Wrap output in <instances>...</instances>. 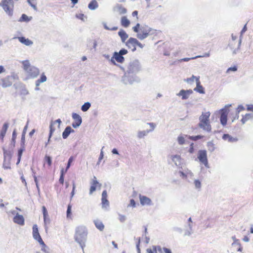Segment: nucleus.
<instances>
[{"mask_svg":"<svg viewBox=\"0 0 253 253\" xmlns=\"http://www.w3.org/2000/svg\"><path fill=\"white\" fill-rule=\"evenodd\" d=\"M211 113L209 111L203 112L199 117L198 126L203 130L210 132L211 131V126L210 124V117Z\"/></svg>","mask_w":253,"mask_h":253,"instance_id":"1","label":"nucleus"},{"mask_svg":"<svg viewBox=\"0 0 253 253\" xmlns=\"http://www.w3.org/2000/svg\"><path fill=\"white\" fill-rule=\"evenodd\" d=\"M87 236V232L85 231V228L83 227H78L76 230L75 233V240L78 242L83 247V245H84V242L86 240Z\"/></svg>","mask_w":253,"mask_h":253,"instance_id":"2","label":"nucleus"},{"mask_svg":"<svg viewBox=\"0 0 253 253\" xmlns=\"http://www.w3.org/2000/svg\"><path fill=\"white\" fill-rule=\"evenodd\" d=\"M32 233L34 239L37 241L41 246L42 251L45 253L47 252L48 248L44 243L41 236L40 235L37 225L35 224L33 225Z\"/></svg>","mask_w":253,"mask_h":253,"instance_id":"3","label":"nucleus"},{"mask_svg":"<svg viewBox=\"0 0 253 253\" xmlns=\"http://www.w3.org/2000/svg\"><path fill=\"white\" fill-rule=\"evenodd\" d=\"M154 34V30L151 29L147 26H142L140 31L137 35V37L140 40H143L147 38L149 35Z\"/></svg>","mask_w":253,"mask_h":253,"instance_id":"4","label":"nucleus"},{"mask_svg":"<svg viewBox=\"0 0 253 253\" xmlns=\"http://www.w3.org/2000/svg\"><path fill=\"white\" fill-rule=\"evenodd\" d=\"M61 123V121L60 120V119H58L55 121H52L50 123V127H49L50 130H49L48 139L47 142L45 143V146H46L47 145L48 143H49V142L50 141V138H51L53 133L56 129V127H55L54 126L57 124V127L58 128H59Z\"/></svg>","mask_w":253,"mask_h":253,"instance_id":"5","label":"nucleus"},{"mask_svg":"<svg viewBox=\"0 0 253 253\" xmlns=\"http://www.w3.org/2000/svg\"><path fill=\"white\" fill-rule=\"evenodd\" d=\"M198 158L200 163L204 165L205 167H208L207 154L206 150H199L198 154Z\"/></svg>","mask_w":253,"mask_h":253,"instance_id":"6","label":"nucleus"},{"mask_svg":"<svg viewBox=\"0 0 253 253\" xmlns=\"http://www.w3.org/2000/svg\"><path fill=\"white\" fill-rule=\"evenodd\" d=\"M12 0H2L0 5L2 6L4 11L9 15L12 14V8L10 5L12 4Z\"/></svg>","mask_w":253,"mask_h":253,"instance_id":"7","label":"nucleus"},{"mask_svg":"<svg viewBox=\"0 0 253 253\" xmlns=\"http://www.w3.org/2000/svg\"><path fill=\"white\" fill-rule=\"evenodd\" d=\"M136 43H137V39L133 38H130L126 42V45L132 50V51H134L136 49Z\"/></svg>","mask_w":253,"mask_h":253,"instance_id":"8","label":"nucleus"},{"mask_svg":"<svg viewBox=\"0 0 253 253\" xmlns=\"http://www.w3.org/2000/svg\"><path fill=\"white\" fill-rule=\"evenodd\" d=\"M101 186V184L97 181L96 177L94 176L89 189V194H92L93 192L96 190L97 188H100Z\"/></svg>","mask_w":253,"mask_h":253,"instance_id":"9","label":"nucleus"},{"mask_svg":"<svg viewBox=\"0 0 253 253\" xmlns=\"http://www.w3.org/2000/svg\"><path fill=\"white\" fill-rule=\"evenodd\" d=\"M72 117L74 119V122L72 123V126L73 127L76 128L81 124L82 121V118L79 115L76 113H73L72 114Z\"/></svg>","mask_w":253,"mask_h":253,"instance_id":"10","label":"nucleus"},{"mask_svg":"<svg viewBox=\"0 0 253 253\" xmlns=\"http://www.w3.org/2000/svg\"><path fill=\"white\" fill-rule=\"evenodd\" d=\"M193 93V91L191 89L189 90H181L177 94L179 96H181L182 99L185 100L189 98L190 95Z\"/></svg>","mask_w":253,"mask_h":253,"instance_id":"11","label":"nucleus"},{"mask_svg":"<svg viewBox=\"0 0 253 253\" xmlns=\"http://www.w3.org/2000/svg\"><path fill=\"white\" fill-rule=\"evenodd\" d=\"M114 58L119 63H123L124 60V57L122 56L119 52H115L114 54L113 57L112 58L111 61L114 64H115V61L114 60Z\"/></svg>","mask_w":253,"mask_h":253,"instance_id":"12","label":"nucleus"},{"mask_svg":"<svg viewBox=\"0 0 253 253\" xmlns=\"http://www.w3.org/2000/svg\"><path fill=\"white\" fill-rule=\"evenodd\" d=\"M196 87L194 88V90L201 94H204L205 93L204 88L201 84L200 81V77L196 78Z\"/></svg>","mask_w":253,"mask_h":253,"instance_id":"13","label":"nucleus"},{"mask_svg":"<svg viewBox=\"0 0 253 253\" xmlns=\"http://www.w3.org/2000/svg\"><path fill=\"white\" fill-rule=\"evenodd\" d=\"M139 197L140 204L144 206L151 205V200L149 198L141 195H139Z\"/></svg>","mask_w":253,"mask_h":253,"instance_id":"14","label":"nucleus"},{"mask_svg":"<svg viewBox=\"0 0 253 253\" xmlns=\"http://www.w3.org/2000/svg\"><path fill=\"white\" fill-rule=\"evenodd\" d=\"M9 124L8 123H5L0 131V139L2 142L3 141L4 137L6 134V131L8 127Z\"/></svg>","mask_w":253,"mask_h":253,"instance_id":"15","label":"nucleus"},{"mask_svg":"<svg viewBox=\"0 0 253 253\" xmlns=\"http://www.w3.org/2000/svg\"><path fill=\"white\" fill-rule=\"evenodd\" d=\"M162 253V248L160 246H153L146 250V253Z\"/></svg>","mask_w":253,"mask_h":253,"instance_id":"16","label":"nucleus"},{"mask_svg":"<svg viewBox=\"0 0 253 253\" xmlns=\"http://www.w3.org/2000/svg\"><path fill=\"white\" fill-rule=\"evenodd\" d=\"M228 112L227 110H222L221 113L220 121L223 126L227 124Z\"/></svg>","mask_w":253,"mask_h":253,"instance_id":"17","label":"nucleus"},{"mask_svg":"<svg viewBox=\"0 0 253 253\" xmlns=\"http://www.w3.org/2000/svg\"><path fill=\"white\" fill-rule=\"evenodd\" d=\"M13 221L20 225L24 224V218L22 215L17 214L13 218Z\"/></svg>","mask_w":253,"mask_h":253,"instance_id":"18","label":"nucleus"},{"mask_svg":"<svg viewBox=\"0 0 253 253\" xmlns=\"http://www.w3.org/2000/svg\"><path fill=\"white\" fill-rule=\"evenodd\" d=\"M102 205L103 207L109 206V201L107 200V193L106 190H104L102 193Z\"/></svg>","mask_w":253,"mask_h":253,"instance_id":"19","label":"nucleus"},{"mask_svg":"<svg viewBox=\"0 0 253 253\" xmlns=\"http://www.w3.org/2000/svg\"><path fill=\"white\" fill-rule=\"evenodd\" d=\"M179 173L180 176L183 179H186L188 176H191L192 175L191 170L188 169H184V171H179Z\"/></svg>","mask_w":253,"mask_h":253,"instance_id":"20","label":"nucleus"},{"mask_svg":"<svg viewBox=\"0 0 253 253\" xmlns=\"http://www.w3.org/2000/svg\"><path fill=\"white\" fill-rule=\"evenodd\" d=\"M30 76L32 78L37 77L39 74V70L34 67L30 68V71L28 72Z\"/></svg>","mask_w":253,"mask_h":253,"instance_id":"21","label":"nucleus"},{"mask_svg":"<svg viewBox=\"0 0 253 253\" xmlns=\"http://www.w3.org/2000/svg\"><path fill=\"white\" fill-rule=\"evenodd\" d=\"M95 227L100 231H103L104 229V225L102 221L98 219L94 221Z\"/></svg>","mask_w":253,"mask_h":253,"instance_id":"22","label":"nucleus"},{"mask_svg":"<svg viewBox=\"0 0 253 253\" xmlns=\"http://www.w3.org/2000/svg\"><path fill=\"white\" fill-rule=\"evenodd\" d=\"M121 23L122 26L127 27L130 25V21L126 16H123L121 18Z\"/></svg>","mask_w":253,"mask_h":253,"instance_id":"23","label":"nucleus"},{"mask_svg":"<svg viewBox=\"0 0 253 253\" xmlns=\"http://www.w3.org/2000/svg\"><path fill=\"white\" fill-rule=\"evenodd\" d=\"M253 119V114L252 113H249V114H246L245 116H243L241 122L242 124H245L246 122L248 121Z\"/></svg>","mask_w":253,"mask_h":253,"instance_id":"24","label":"nucleus"},{"mask_svg":"<svg viewBox=\"0 0 253 253\" xmlns=\"http://www.w3.org/2000/svg\"><path fill=\"white\" fill-rule=\"evenodd\" d=\"M72 131H73V130L72 129L70 126L66 127L62 133L63 138L64 139L67 138Z\"/></svg>","mask_w":253,"mask_h":253,"instance_id":"25","label":"nucleus"},{"mask_svg":"<svg viewBox=\"0 0 253 253\" xmlns=\"http://www.w3.org/2000/svg\"><path fill=\"white\" fill-rule=\"evenodd\" d=\"M12 83L9 81V77H8L2 80V86L6 87L11 85Z\"/></svg>","mask_w":253,"mask_h":253,"instance_id":"26","label":"nucleus"},{"mask_svg":"<svg viewBox=\"0 0 253 253\" xmlns=\"http://www.w3.org/2000/svg\"><path fill=\"white\" fill-rule=\"evenodd\" d=\"M19 41L22 43L26 45H29L32 44V42L28 39H25L24 37H19Z\"/></svg>","mask_w":253,"mask_h":253,"instance_id":"27","label":"nucleus"},{"mask_svg":"<svg viewBox=\"0 0 253 253\" xmlns=\"http://www.w3.org/2000/svg\"><path fill=\"white\" fill-rule=\"evenodd\" d=\"M118 34L121 37L123 42L126 41L128 38V35L126 33V32L123 30L120 31L118 33Z\"/></svg>","mask_w":253,"mask_h":253,"instance_id":"28","label":"nucleus"},{"mask_svg":"<svg viewBox=\"0 0 253 253\" xmlns=\"http://www.w3.org/2000/svg\"><path fill=\"white\" fill-rule=\"evenodd\" d=\"M46 81V76L43 73L41 76V78L40 79H38L36 82V86H38L39 85H40V84L42 83H43L44 82H45Z\"/></svg>","mask_w":253,"mask_h":253,"instance_id":"29","label":"nucleus"},{"mask_svg":"<svg viewBox=\"0 0 253 253\" xmlns=\"http://www.w3.org/2000/svg\"><path fill=\"white\" fill-rule=\"evenodd\" d=\"M22 64L23 65V68L24 70H25L27 72L30 71V68H32L33 67L30 66L29 62L27 60L23 61L22 62Z\"/></svg>","mask_w":253,"mask_h":253,"instance_id":"30","label":"nucleus"},{"mask_svg":"<svg viewBox=\"0 0 253 253\" xmlns=\"http://www.w3.org/2000/svg\"><path fill=\"white\" fill-rule=\"evenodd\" d=\"M88 8L90 9H95L98 6V4L95 0H92L88 4Z\"/></svg>","mask_w":253,"mask_h":253,"instance_id":"31","label":"nucleus"},{"mask_svg":"<svg viewBox=\"0 0 253 253\" xmlns=\"http://www.w3.org/2000/svg\"><path fill=\"white\" fill-rule=\"evenodd\" d=\"M44 163H46L48 167H50L52 164L51 158L50 156L45 155L44 158Z\"/></svg>","mask_w":253,"mask_h":253,"instance_id":"32","label":"nucleus"},{"mask_svg":"<svg viewBox=\"0 0 253 253\" xmlns=\"http://www.w3.org/2000/svg\"><path fill=\"white\" fill-rule=\"evenodd\" d=\"M222 138L224 140H227L229 142H233V141H234L236 140L235 138H233V137H232L228 134H223V135L222 136Z\"/></svg>","mask_w":253,"mask_h":253,"instance_id":"33","label":"nucleus"},{"mask_svg":"<svg viewBox=\"0 0 253 253\" xmlns=\"http://www.w3.org/2000/svg\"><path fill=\"white\" fill-rule=\"evenodd\" d=\"M141 239L140 237L135 239V244L137 248L138 253H140V244Z\"/></svg>","mask_w":253,"mask_h":253,"instance_id":"34","label":"nucleus"},{"mask_svg":"<svg viewBox=\"0 0 253 253\" xmlns=\"http://www.w3.org/2000/svg\"><path fill=\"white\" fill-rule=\"evenodd\" d=\"M90 107V104L89 102H86L82 106V110L84 112H85L89 109Z\"/></svg>","mask_w":253,"mask_h":253,"instance_id":"35","label":"nucleus"},{"mask_svg":"<svg viewBox=\"0 0 253 253\" xmlns=\"http://www.w3.org/2000/svg\"><path fill=\"white\" fill-rule=\"evenodd\" d=\"M235 245H237L238 246V248H237V251H239V252H242V250H243V248L241 246V245L239 243V241L238 240H235L234 243L232 244V246H235Z\"/></svg>","mask_w":253,"mask_h":253,"instance_id":"36","label":"nucleus"},{"mask_svg":"<svg viewBox=\"0 0 253 253\" xmlns=\"http://www.w3.org/2000/svg\"><path fill=\"white\" fill-rule=\"evenodd\" d=\"M204 56H201V55H198V56H194V57H192L191 58H182L180 60L181 61H184V62H187V61H188L190 60H192V59H196L197 58H200V57H204Z\"/></svg>","mask_w":253,"mask_h":253,"instance_id":"37","label":"nucleus"},{"mask_svg":"<svg viewBox=\"0 0 253 253\" xmlns=\"http://www.w3.org/2000/svg\"><path fill=\"white\" fill-rule=\"evenodd\" d=\"M71 209H72V206L70 204H69L68 205L67 207V217L68 218H70L71 217Z\"/></svg>","mask_w":253,"mask_h":253,"instance_id":"38","label":"nucleus"},{"mask_svg":"<svg viewBox=\"0 0 253 253\" xmlns=\"http://www.w3.org/2000/svg\"><path fill=\"white\" fill-rule=\"evenodd\" d=\"M197 78V77H195L193 75L191 78H187L186 80H185V82H186L187 83H188L189 84H192V83H193L194 82L195 79L196 80Z\"/></svg>","mask_w":253,"mask_h":253,"instance_id":"39","label":"nucleus"},{"mask_svg":"<svg viewBox=\"0 0 253 253\" xmlns=\"http://www.w3.org/2000/svg\"><path fill=\"white\" fill-rule=\"evenodd\" d=\"M204 137L203 135H196V136H192L189 137V138L192 140L196 141L198 139H201Z\"/></svg>","mask_w":253,"mask_h":253,"instance_id":"40","label":"nucleus"},{"mask_svg":"<svg viewBox=\"0 0 253 253\" xmlns=\"http://www.w3.org/2000/svg\"><path fill=\"white\" fill-rule=\"evenodd\" d=\"M29 3L35 9H37L36 7V0H28Z\"/></svg>","mask_w":253,"mask_h":253,"instance_id":"41","label":"nucleus"},{"mask_svg":"<svg viewBox=\"0 0 253 253\" xmlns=\"http://www.w3.org/2000/svg\"><path fill=\"white\" fill-rule=\"evenodd\" d=\"M29 20L28 17L25 14H23L20 19V21H29Z\"/></svg>","mask_w":253,"mask_h":253,"instance_id":"42","label":"nucleus"},{"mask_svg":"<svg viewBox=\"0 0 253 253\" xmlns=\"http://www.w3.org/2000/svg\"><path fill=\"white\" fill-rule=\"evenodd\" d=\"M16 136H17V133H16V129H15L13 131L12 135V141L13 142L14 144L15 143Z\"/></svg>","mask_w":253,"mask_h":253,"instance_id":"43","label":"nucleus"},{"mask_svg":"<svg viewBox=\"0 0 253 253\" xmlns=\"http://www.w3.org/2000/svg\"><path fill=\"white\" fill-rule=\"evenodd\" d=\"M140 24H137L136 25V26H135L134 27H133V30L134 32H135V33H137V34H138L139 31H140Z\"/></svg>","mask_w":253,"mask_h":253,"instance_id":"44","label":"nucleus"},{"mask_svg":"<svg viewBox=\"0 0 253 253\" xmlns=\"http://www.w3.org/2000/svg\"><path fill=\"white\" fill-rule=\"evenodd\" d=\"M172 160L175 163H176V161H179L180 162V160H181V157L180 156L175 155V156H172ZM175 164H176V163H175Z\"/></svg>","mask_w":253,"mask_h":253,"instance_id":"45","label":"nucleus"},{"mask_svg":"<svg viewBox=\"0 0 253 253\" xmlns=\"http://www.w3.org/2000/svg\"><path fill=\"white\" fill-rule=\"evenodd\" d=\"M177 140H178V143L181 145L184 144L185 142V139H184V137H183L182 136H178V138H177Z\"/></svg>","mask_w":253,"mask_h":253,"instance_id":"46","label":"nucleus"},{"mask_svg":"<svg viewBox=\"0 0 253 253\" xmlns=\"http://www.w3.org/2000/svg\"><path fill=\"white\" fill-rule=\"evenodd\" d=\"M42 213H43V217H46V216H48V212H47V211L45 206H42Z\"/></svg>","mask_w":253,"mask_h":253,"instance_id":"47","label":"nucleus"},{"mask_svg":"<svg viewBox=\"0 0 253 253\" xmlns=\"http://www.w3.org/2000/svg\"><path fill=\"white\" fill-rule=\"evenodd\" d=\"M76 17L79 19H81L82 21L84 20V18L85 17L84 14L79 13L76 15Z\"/></svg>","mask_w":253,"mask_h":253,"instance_id":"48","label":"nucleus"},{"mask_svg":"<svg viewBox=\"0 0 253 253\" xmlns=\"http://www.w3.org/2000/svg\"><path fill=\"white\" fill-rule=\"evenodd\" d=\"M104 27L105 29H106L107 30H112V31H115L118 29L117 27H108L107 26L106 24H104Z\"/></svg>","mask_w":253,"mask_h":253,"instance_id":"49","label":"nucleus"},{"mask_svg":"<svg viewBox=\"0 0 253 253\" xmlns=\"http://www.w3.org/2000/svg\"><path fill=\"white\" fill-rule=\"evenodd\" d=\"M237 70V68L236 66H234L233 67H230L229 68L227 71H226V72L227 73H229L231 71H233V72H235V71H236Z\"/></svg>","mask_w":253,"mask_h":253,"instance_id":"50","label":"nucleus"},{"mask_svg":"<svg viewBox=\"0 0 253 253\" xmlns=\"http://www.w3.org/2000/svg\"><path fill=\"white\" fill-rule=\"evenodd\" d=\"M73 160H74V158H73V157L71 156L68 160V162L67 166V169H68L70 168L71 164L73 162Z\"/></svg>","mask_w":253,"mask_h":253,"instance_id":"51","label":"nucleus"},{"mask_svg":"<svg viewBox=\"0 0 253 253\" xmlns=\"http://www.w3.org/2000/svg\"><path fill=\"white\" fill-rule=\"evenodd\" d=\"M188 152L191 154H192L194 153V143H192L190 144Z\"/></svg>","mask_w":253,"mask_h":253,"instance_id":"52","label":"nucleus"},{"mask_svg":"<svg viewBox=\"0 0 253 253\" xmlns=\"http://www.w3.org/2000/svg\"><path fill=\"white\" fill-rule=\"evenodd\" d=\"M25 131H24L22 133V136H21V143L23 145H24L25 141Z\"/></svg>","mask_w":253,"mask_h":253,"instance_id":"53","label":"nucleus"},{"mask_svg":"<svg viewBox=\"0 0 253 253\" xmlns=\"http://www.w3.org/2000/svg\"><path fill=\"white\" fill-rule=\"evenodd\" d=\"M194 184L196 188H200L201 187V182L199 180H195L194 181Z\"/></svg>","mask_w":253,"mask_h":253,"instance_id":"54","label":"nucleus"},{"mask_svg":"<svg viewBox=\"0 0 253 253\" xmlns=\"http://www.w3.org/2000/svg\"><path fill=\"white\" fill-rule=\"evenodd\" d=\"M119 219L122 222H124L126 220V216L124 215L119 214Z\"/></svg>","mask_w":253,"mask_h":253,"instance_id":"55","label":"nucleus"},{"mask_svg":"<svg viewBox=\"0 0 253 253\" xmlns=\"http://www.w3.org/2000/svg\"><path fill=\"white\" fill-rule=\"evenodd\" d=\"M136 205L135 202L133 199H131L130 200L129 204L128 205V207H135Z\"/></svg>","mask_w":253,"mask_h":253,"instance_id":"56","label":"nucleus"},{"mask_svg":"<svg viewBox=\"0 0 253 253\" xmlns=\"http://www.w3.org/2000/svg\"><path fill=\"white\" fill-rule=\"evenodd\" d=\"M172 253L170 249L166 248H162V253Z\"/></svg>","mask_w":253,"mask_h":253,"instance_id":"57","label":"nucleus"},{"mask_svg":"<svg viewBox=\"0 0 253 253\" xmlns=\"http://www.w3.org/2000/svg\"><path fill=\"white\" fill-rule=\"evenodd\" d=\"M119 53H120V54L123 56V55L126 54L127 53V51L126 49H122L119 51Z\"/></svg>","mask_w":253,"mask_h":253,"instance_id":"58","label":"nucleus"},{"mask_svg":"<svg viewBox=\"0 0 253 253\" xmlns=\"http://www.w3.org/2000/svg\"><path fill=\"white\" fill-rule=\"evenodd\" d=\"M145 135H146V132L145 131H140L138 133V136L140 138H142Z\"/></svg>","mask_w":253,"mask_h":253,"instance_id":"59","label":"nucleus"},{"mask_svg":"<svg viewBox=\"0 0 253 253\" xmlns=\"http://www.w3.org/2000/svg\"><path fill=\"white\" fill-rule=\"evenodd\" d=\"M22 153H23V149H19L18 150V162H19V161H20V159H21Z\"/></svg>","mask_w":253,"mask_h":253,"instance_id":"60","label":"nucleus"},{"mask_svg":"<svg viewBox=\"0 0 253 253\" xmlns=\"http://www.w3.org/2000/svg\"><path fill=\"white\" fill-rule=\"evenodd\" d=\"M247 110L248 111H253V104L247 105Z\"/></svg>","mask_w":253,"mask_h":253,"instance_id":"61","label":"nucleus"},{"mask_svg":"<svg viewBox=\"0 0 253 253\" xmlns=\"http://www.w3.org/2000/svg\"><path fill=\"white\" fill-rule=\"evenodd\" d=\"M64 176H63V174H60V178H59V181L62 185L64 183Z\"/></svg>","mask_w":253,"mask_h":253,"instance_id":"62","label":"nucleus"},{"mask_svg":"<svg viewBox=\"0 0 253 253\" xmlns=\"http://www.w3.org/2000/svg\"><path fill=\"white\" fill-rule=\"evenodd\" d=\"M43 220H44V223L45 224H46L49 223L50 219H49L48 216H46V217H43Z\"/></svg>","mask_w":253,"mask_h":253,"instance_id":"63","label":"nucleus"},{"mask_svg":"<svg viewBox=\"0 0 253 253\" xmlns=\"http://www.w3.org/2000/svg\"><path fill=\"white\" fill-rule=\"evenodd\" d=\"M237 110H238L237 111H238V114L240 112L244 110L245 108L243 106L240 105L238 106Z\"/></svg>","mask_w":253,"mask_h":253,"instance_id":"64","label":"nucleus"}]
</instances>
